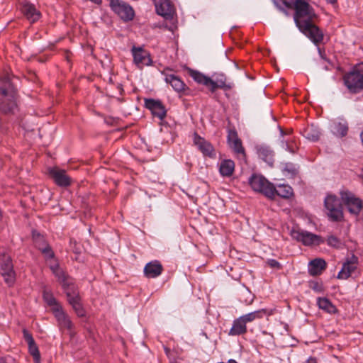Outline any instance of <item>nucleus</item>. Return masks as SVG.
Segmentation results:
<instances>
[{
  "instance_id": "nucleus-1",
  "label": "nucleus",
  "mask_w": 363,
  "mask_h": 363,
  "mask_svg": "<svg viewBox=\"0 0 363 363\" xmlns=\"http://www.w3.org/2000/svg\"><path fill=\"white\" fill-rule=\"evenodd\" d=\"M17 80L7 69L1 72V113L14 114L18 111V92L14 82Z\"/></svg>"
},
{
  "instance_id": "nucleus-2",
  "label": "nucleus",
  "mask_w": 363,
  "mask_h": 363,
  "mask_svg": "<svg viewBox=\"0 0 363 363\" xmlns=\"http://www.w3.org/2000/svg\"><path fill=\"white\" fill-rule=\"evenodd\" d=\"M293 8L295 9L294 18L298 28L307 25V23L312 21L316 17L313 9L304 0L298 1Z\"/></svg>"
},
{
  "instance_id": "nucleus-3",
  "label": "nucleus",
  "mask_w": 363,
  "mask_h": 363,
  "mask_svg": "<svg viewBox=\"0 0 363 363\" xmlns=\"http://www.w3.org/2000/svg\"><path fill=\"white\" fill-rule=\"evenodd\" d=\"M290 235L292 239L301 242L305 246L319 245L323 242L320 235L299 228H293L290 231Z\"/></svg>"
},
{
  "instance_id": "nucleus-4",
  "label": "nucleus",
  "mask_w": 363,
  "mask_h": 363,
  "mask_svg": "<svg viewBox=\"0 0 363 363\" xmlns=\"http://www.w3.org/2000/svg\"><path fill=\"white\" fill-rule=\"evenodd\" d=\"M251 188L257 192L263 194L266 197L273 199L272 183L269 182L261 174H252L248 179Z\"/></svg>"
},
{
  "instance_id": "nucleus-5",
  "label": "nucleus",
  "mask_w": 363,
  "mask_h": 363,
  "mask_svg": "<svg viewBox=\"0 0 363 363\" xmlns=\"http://www.w3.org/2000/svg\"><path fill=\"white\" fill-rule=\"evenodd\" d=\"M340 195L349 213L356 216H358L363 208L362 200L348 190L341 191Z\"/></svg>"
},
{
  "instance_id": "nucleus-6",
  "label": "nucleus",
  "mask_w": 363,
  "mask_h": 363,
  "mask_svg": "<svg viewBox=\"0 0 363 363\" xmlns=\"http://www.w3.org/2000/svg\"><path fill=\"white\" fill-rule=\"evenodd\" d=\"M1 277L9 287L13 286L16 283V274L13 269L12 260L9 256L2 254Z\"/></svg>"
},
{
  "instance_id": "nucleus-7",
  "label": "nucleus",
  "mask_w": 363,
  "mask_h": 363,
  "mask_svg": "<svg viewBox=\"0 0 363 363\" xmlns=\"http://www.w3.org/2000/svg\"><path fill=\"white\" fill-rule=\"evenodd\" d=\"M110 6L112 11L125 22L133 20L135 16L133 8L123 1L111 0Z\"/></svg>"
},
{
  "instance_id": "nucleus-8",
  "label": "nucleus",
  "mask_w": 363,
  "mask_h": 363,
  "mask_svg": "<svg viewBox=\"0 0 363 363\" xmlns=\"http://www.w3.org/2000/svg\"><path fill=\"white\" fill-rule=\"evenodd\" d=\"M344 82L350 92L359 93L363 89V74L359 71H352L345 76Z\"/></svg>"
},
{
  "instance_id": "nucleus-9",
  "label": "nucleus",
  "mask_w": 363,
  "mask_h": 363,
  "mask_svg": "<svg viewBox=\"0 0 363 363\" xmlns=\"http://www.w3.org/2000/svg\"><path fill=\"white\" fill-rule=\"evenodd\" d=\"M65 294L68 303L72 306L77 315L80 318L85 317L86 311L82 305L77 286L65 292Z\"/></svg>"
},
{
  "instance_id": "nucleus-10",
  "label": "nucleus",
  "mask_w": 363,
  "mask_h": 363,
  "mask_svg": "<svg viewBox=\"0 0 363 363\" xmlns=\"http://www.w3.org/2000/svg\"><path fill=\"white\" fill-rule=\"evenodd\" d=\"M298 29L315 45L323 40V33L312 21L307 23V25L301 26Z\"/></svg>"
},
{
  "instance_id": "nucleus-11",
  "label": "nucleus",
  "mask_w": 363,
  "mask_h": 363,
  "mask_svg": "<svg viewBox=\"0 0 363 363\" xmlns=\"http://www.w3.org/2000/svg\"><path fill=\"white\" fill-rule=\"evenodd\" d=\"M134 63L140 68L152 65V59L147 51L141 47L133 46L131 49Z\"/></svg>"
},
{
  "instance_id": "nucleus-12",
  "label": "nucleus",
  "mask_w": 363,
  "mask_h": 363,
  "mask_svg": "<svg viewBox=\"0 0 363 363\" xmlns=\"http://www.w3.org/2000/svg\"><path fill=\"white\" fill-rule=\"evenodd\" d=\"M194 144L202 152L203 156L210 158H215L216 156L215 149L211 143L203 138L199 135L196 133L194 134Z\"/></svg>"
},
{
  "instance_id": "nucleus-13",
  "label": "nucleus",
  "mask_w": 363,
  "mask_h": 363,
  "mask_svg": "<svg viewBox=\"0 0 363 363\" xmlns=\"http://www.w3.org/2000/svg\"><path fill=\"white\" fill-rule=\"evenodd\" d=\"M48 174L58 186L67 187L71 184V178L64 169L50 167L48 169Z\"/></svg>"
},
{
  "instance_id": "nucleus-14",
  "label": "nucleus",
  "mask_w": 363,
  "mask_h": 363,
  "mask_svg": "<svg viewBox=\"0 0 363 363\" xmlns=\"http://www.w3.org/2000/svg\"><path fill=\"white\" fill-rule=\"evenodd\" d=\"M145 106L152 114L160 120H163L167 114V110L160 100L154 99H145Z\"/></svg>"
},
{
  "instance_id": "nucleus-15",
  "label": "nucleus",
  "mask_w": 363,
  "mask_h": 363,
  "mask_svg": "<svg viewBox=\"0 0 363 363\" xmlns=\"http://www.w3.org/2000/svg\"><path fill=\"white\" fill-rule=\"evenodd\" d=\"M22 333L23 337L28 344V352L33 357L34 362L40 363V351L32 334L26 328L23 329Z\"/></svg>"
},
{
  "instance_id": "nucleus-16",
  "label": "nucleus",
  "mask_w": 363,
  "mask_h": 363,
  "mask_svg": "<svg viewBox=\"0 0 363 363\" xmlns=\"http://www.w3.org/2000/svg\"><path fill=\"white\" fill-rule=\"evenodd\" d=\"M214 77V79L210 78L208 89L211 92H214L217 89L228 91L234 86L233 82H227L226 77L223 74H218Z\"/></svg>"
},
{
  "instance_id": "nucleus-17",
  "label": "nucleus",
  "mask_w": 363,
  "mask_h": 363,
  "mask_svg": "<svg viewBox=\"0 0 363 363\" xmlns=\"http://www.w3.org/2000/svg\"><path fill=\"white\" fill-rule=\"evenodd\" d=\"M255 149L259 159L265 162L269 166H273L274 152L269 146L265 144H259L255 145Z\"/></svg>"
},
{
  "instance_id": "nucleus-18",
  "label": "nucleus",
  "mask_w": 363,
  "mask_h": 363,
  "mask_svg": "<svg viewBox=\"0 0 363 363\" xmlns=\"http://www.w3.org/2000/svg\"><path fill=\"white\" fill-rule=\"evenodd\" d=\"M52 313L56 318L60 329H66L69 334L72 335L74 324L62 308L56 309Z\"/></svg>"
},
{
  "instance_id": "nucleus-19",
  "label": "nucleus",
  "mask_w": 363,
  "mask_h": 363,
  "mask_svg": "<svg viewBox=\"0 0 363 363\" xmlns=\"http://www.w3.org/2000/svg\"><path fill=\"white\" fill-rule=\"evenodd\" d=\"M169 69H166L162 72V74L164 76V81L167 84H169L177 92L183 91L186 84L179 77L174 74L169 73Z\"/></svg>"
},
{
  "instance_id": "nucleus-20",
  "label": "nucleus",
  "mask_w": 363,
  "mask_h": 363,
  "mask_svg": "<svg viewBox=\"0 0 363 363\" xmlns=\"http://www.w3.org/2000/svg\"><path fill=\"white\" fill-rule=\"evenodd\" d=\"M157 13L166 18H172L174 13V6L170 0H155Z\"/></svg>"
},
{
  "instance_id": "nucleus-21",
  "label": "nucleus",
  "mask_w": 363,
  "mask_h": 363,
  "mask_svg": "<svg viewBox=\"0 0 363 363\" xmlns=\"http://www.w3.org/2000/svg\"><path fill=\"white\" fill-rule=\"evenodd\" d=\"M163 272V267L158 260H153L147 263L144 267V276L148 279L159 277Z\"/></svg>"
},
{
  "instance_id": "nucleus-22",
  "label": "nucleus",
  "mask_w": 363,
  "mask_h": 363,
  "mask_svg": "<svg viewBox=\"0 0 363 363\" xmlns=\"http://www.w3.org/2000/svg\"><path fill=\"white\" fill-rule=\"evenodd\" d=\"M228 141L236 154L241 155L242 157H245V149L242 146V141L238 138L235 130H230L228 131Z\"/></svg>"
},
{
  "instance_id": "nucleus-23",
  "label": "nucleus",
  "mask_w": 363,
  "mask_h": 363,
  "mask_svg": "<svg viewBox=\"0 0 363 363\" xmlns=\"http://www.w3.org/2000/svg\"><path fill=\"white\" fill-rule=\"evenodd\" d=\"M327 264L322 258H315L311 260L308 264V272L311 276H318L325 269Z\"/></svg>"
},
{
  "instance_id": "nucleus-24",
  "label": "nucleus",
  "mask_w": 363,
  "mask_h": 363,
  "mask_svg": "<svg viewBox=\"0 0 363 363\" xmlns=\"http://www.w3.org/2000/svg\"><path fill=\"white\" fill-rule=\"evenodd\" d=\"M348 123L345 118H339L331 125L332 133L338 137H344L348 132Z\"/></svg>"
},
{
  "instance_id": "nucleus-25",
  "label": "nucleus",
  "mask_w": 363,
  "mask_h": 363,
  "mask_svg": "<svg viewBox=\"0 0 363 363\" xmlns=\"http://www.w3.org/2000/svg\"><path fill=\"white\" fill-rule=\"evenodd\" d=\"M54 275L57 278L65 293L76 287L72 279L61 268L54 273Z\"/></svg>"
},
{
  "instance_id": "nucleus-26",
  "label": "nucleus",
  "mask_w": 363,
  "mask_h": 363,
  "mask_svg": "<svg viewBox=\"0 0 363 363\" xmlns=\"http://www.w3.org/2000/svg\"><path fill=\"white\" fill-rule=\"evenodd\" d=\"M22 13L32 23L37 21L40 16V13L37 11L35 6L30 3H24L21 7Z\"/></svg>"
},
{
  "instance_id": "nucleus-27",
  "label": "nucleus",
  "mask_w": 363,
  "mask_h": 363,
  "mask_svg": "<svg viewBox=\"0 0 363 363\" xmlns=\"http://www.w3.org/2000/svg\"><path fill=\"white\" fill-rule=\"evenodd\" d=\"M272 189H274L273 199L276 195L284 199H289L294 194L292 187L288 184H279L277 187H275L272 184Z\"/></svg>"
},
{
  "instance_id": "nucleus-28",
  "label": "nucleus",
  "mask_w": 363,
  "mask_h": 363,
  "mask_svg": "<svg viewBox=\"0 0 363 363\" xmlns=\"http://www.w3.org/2000/svg\"><path fill=\"white\" fill-rule=\"evenodd\" d=\"M247 333V326L242 321V318H235L233 322V325L228 332L230 336H239Z\"/></svg>"
},
{
  "instance_id": "nucleus-29",
  "label": "nucleus",
  "mask_w": 363,
  "mask_h": 363,
  "mask_svg": "<svg viewBox=\"0 0 363 363\" xmlns=\"http://www.w3.org/2000/svg\"><path fill=\"white\" fill-rule=\"evenodd\" d=\"M43 298L48 306L51 307L52 313L55 312L56 309L62 308L59 302L55 298L51 290L45 288L43 291Z\"/></svg>"
},
{
  "instance_id": "nucleus-30",
  "label": "nucleus",
  "mask_w": 363,
  "mask_h": 363,
  "mask_svg": "<svg viewBox=\"0 0 363 363\" xmlns=\"http://www.w3.org/2000/svg\"><path fill=\"white\" fill-rule=\"evenodd\" d=\"M235 169V163L232 160H223L219 164V172L223 177H230Z\"/></svg>"
},
{
  "instance_id": "nucleus-31",
  "label": "nucleus",
  "mask_w": 363,
  "mask_h": 363,
  "mask_svg": "<svg viewBox=\"0 0 363 363\" xmlns=\"http://www.w3.org/2000/svg\"><path fill=\"white\" fill-rule=\"evenodd\" d=\"M317 305L320 309H322L328 313L335 314L337 312L336 307L328 298L318 297L317 298Z\"/></svg>"
},
{
  "instance_id": "nucleus-32",
  "label": "nucleus",
  "mask_w": 363,
  "mask_h": 363,
  "mask_svg": "<svg viewBox=\"0 0 363 363\" xmlns=\"http://www.w3.org/2000/svg\"><path fill=\"white\" fill-rule=\"evenodd\" d=\"M357 267L345 262L341 270L338 272L337 278L339 279H347L357 269Z\"/></svg>"
},
{
  "instance_id": "nucleus-33",
  "label": "nucleus",
  "mask_w": 363,
  "mask_h": 363,
  "mask_svg": "<svg viewBox=\"0 0 363 363\" xmlns=\"http://www.w3.org/2000/svg\"><path fill=\"white\" fill-rule=\"evenodd\" d=\"M189 75L196 82L204 85L208 88L210 82L209 77H207L203 73L194 69L189 70Z\"/></svg>"
},
{
  "instance_id": "nucleus-34",
  "label": "nucleus",
  "mask_w": 363,
  "mask_h": 363,
  "mask_svg": "<svg viewBox=\"0 0 363 363\" xmlns=\"http://www.w3.org/2000/svg\"><path fill=\"white\" fill-rule=\"evenodd\" d=\"M266 311L264 309L255 311L252 312H250L249 313H247L245 315L240 316V318H242V321L247 326V324L248 323H251L254 321L256 319H259L263 317V315L265 314Z\"/></svg>"
},
{
  "instance_id": "nucleus-35",
  "label": "nucleus",
  "mask_w": 363,
  "mask_h": 363,
  "mask_svg": "<svg viewBox=\"0 0 363 363\" xmlns=\"http://www.w3.org/2000/svg\"><path fill=\"white\" fill-rule=\"evenodd\" d=\"M327 216L329 219L333 222H339L343 219V211L342 207L339 208H333L326 209Z\"/></svg>"
},
{
  "instance_id": "nucleus-36",
  "label": "nucleus",
  "mask_w": 363,
  "mask_h": 363,
  "mask_svg": "<svg viewBox=\"0 0 363 363\" xmlns=\"http://www.w3.org/2000/svg\"><path fill=\"white\" fill-rule=\"evenodd\" d=\"M325 209L342 207L340 201L335 195H328L324 200Z\"/></svg>"
},
{
  "instance_id": "nucleus-37",
  "label": "nucleus",
  "mask_w": 363,
  "mask_h": 363,
  "mask_svg": "<svg viewBox=\"0 0 363 363\" xmlns=\"http://www.w3.org/2000/svg\"><path fill=\"white\" fill-rule=\"evenodd\" d=\"M304 136L308 140L315 142L319 140L320 133L318 129L315 128L313 126H311L305 130Z\"/></svg>"
},
{
  "instance_id": "nucleus-38",
  "label": "nucleus",
  "mask_w": 363,
  "mask_h": 363,
  "mask_svg": "<svg viewBox=\"0 0 363 363\" xmlns=\"http://www.w3.org/2000/svg\"><path fill=\"white\" fill-rule=\"evenodd\" d=\"M327 245L330 247L341 249L343 247V242L335 235H330L326 240Z\"/></svg>"
},
{
  "instance_id": "nucleus-39",
  "label": "nucleus",
  "mask_w": 363,
  "mask_h": 363,
  "mask_svg": "<svg viewBox=\"0 0 363 363\" xmlns=\"http://www.w3.org/2000/svg\"><path fill=\"white\" fill-rule=\"evenodd\" d=\"M39 250L45 256V259H52L55 257L54 252L49 245H45L44 247H39Z\"/></svg>"
},
{
  "instance_id": "nucleus-40",
  "label": "nucleus",
  "mask_w": 363,
  "mask_h": 363,
  "mask_svg": "<svg viewBox=\"0 0 363 363\" xmlns=\"http://www.w3.org/2000/svg\"><path fill=\"white\" fill-rule=\"evenodd\" d=\"M283 170L291 177L295 176L298 173L296 166L291 162L286 163Z\"/></svg>"
},
{
  "instance_id": "nucleus-41",
  "label": "nucleus",
  "mask_w": 363,
  "mask_h": 363,
  "mask_svg": "<svg viewBox=\"0 0 363 363\" xmlns=\"http://www.w3.org/2000/svg\"><path fill=\"white\" fill-rule=\"evenodd\" d=\"M309 287L317 293H322L324 290V287L322 282L316 281H311L309 282Z\"/></svg>"
},
{
  "instance_id": "nucleus-42",
  "label": "nucleus",
  "mask_w": 363,
  "mask_h": 363,
  "mask_svg": "<svg viewBox=\"0 0 363 363\" xmlns=\"http://www.w3.org/2000/svg\"><path fill=\"white\" fill-rule=\"evenodd\" d=\"M267 263L272 268L278 269L281 268V264L274 259H268Z\"/></svg>"
},
{
  "instance_id": "nucleus-43",
  "label": "nucleus",
  "mask_w": 363,
  "mask_h": 363,
  "mask_svg": "<svg viewBox=\"0 0 363 363\" xmlns=\"http://www.w3.org/2000/svg\"><path fill=\"white\" fill-rule=\"evenodd\" d=\"M345 262L350 264H353V265L357 267L359 259L356 255L352 254L350 257H349L346 259Z\"/></svg>"
},
{
  "instance_id": "nucleus-44",
  "label": "nucleus",
  "mask_w": 363,
  "mask_h": 363,
  "mask_svg": "<svg viewBox=\"0 0 363 363\" xmlns=\"http://www.w3.org/2000/svg\"><path fill=\"white\" fill-rule=\"evenodd\" d=\"M281 1L286 7L293 8V6H294L300 0H281Z\"/></svg>"
},
{
  "instance_id": "nucleus-45",
  "label": "nucleus",
  "mask_w": 363,
  "mask_h": 363,
  "mask_svg": "<svg viewBox=\"0 0 363 363\" xmlns=\"http://www.w3.org/2000/svg\"><path fill=\"white\" fill-rule=\"evenodd\" d=\"M282 147L284 148L286 151H289V152L294 153V150L291 148L287 143V142L282 141Z\"/></svg>"
},
{
  "instance_id": "nucleus-46",
  "label": "nucleus",
  "mask_w": 363,
  "mask_h": 363,
  "mask_svg": "<svg viewBox=\"0 0 363 363\" xmlns=\"http://www.w3.org/2000/svg\"><path fill=\"white\" fill-rule=\"evenodd\" d=\"M1 363H16L14 359L11 357L2 358L1 357Z\"/></svg>"
},
{
  "instance_id": "nucleus-47",
  "label": "nucleus",
  "mask_w": 363,
  "mask_h": 363,
  "mask_svg": "<svg viewBox=\"0 0 363 363\" xmlns=\"http://www.w3.org/2000/svg\"><path fill=\"white\" fill-rule=\"evenodd\" d=\"M274 4L275 6H277V8L281 12L284 13L285 14H287V11L282 6H281L278 2H277L276 1H274Z\"/></svg>"
},
{
  "instance_id": "nucleus-48",
  "label": "nucleus",
  "mask_w": 363,
  "mask_h": 363,
  "mask_svg": "<svg viewBox=\"0 0 363 363\" xmlns=\"http://www.w3.org/2000/svg\"><path fill=\"white\" fill-rule=\"evenodd\" d=\"M60 267L57 264L50 266V269L53 274L55 273L58 269H60Z\"/></svg>"
},
{
  "instance_id": "nucleus-49",
  "label": "nucleus",
  "mask_w": 363,
  "mask_h": 363,
  "mask_svg": "<svg viewBox=\"0 0 363 363\" xmlns=\"http://www.w3.org/2000/svg\"><path fill=\"white\" fill-rule=\"evenodd\" d=\"M306 363H317V361H316L315 358L310 357L307 360Z\"/></svg>"
},
{
  "instance_id": "nucleus-50",
  "label": "nucleus",
  "mask_w": 363,
  "mask_h": 363,
  "mask_svg": "<svg viewBox=\"0 0 363 363\" xmlns=\"http://www.w3.org/2000/svg\"><path fill=\"white\" fill-rule=\"evenodd\" d=\"M326 1L330 4L335 5L336 4L337 0H326Z\"/></svg>"
},
{
  "instance_id": "nucleus-51",
  "label": "nucleus",
  "mask_w": 363,
  "mask_h": 363,
  "mask_svg": "<svg viewBox=\"0 0 363 363\" xmlns=\"http://www.w3.org/2000/svg\"><path fill=\"white\" fill-rule=\"evenodd\" d=\"M89 1L96 4H98V5L101 4L102 2V0H89Z\"/></svg>"
},
{
  "instance_id": "nucleus-52",
  "label": "nucleus",
  "mask_w": 363,
  "mask_h": 363,
  "mask_svg": "<svg viewBox=\"0 0 363 363\" xmlns=\"http://www.w3.org/2000/svg\"><path fill=\"white\" fill-rule=\"evenodd\" d=\"M228 363H238V362L234 359H228Z\"/></svg>"
},
{
  "instance_id": "nucleus-53",
  "label": "nucleus",
  "mask_w": 363,
  "mask_h": 363,
  "mask_svg": "<svg viewBox=\"0 0 363 363\" xmlns=\"http://www.w3.org/2000/svg\"><path fill=\"white\" fill-rule=\"evenodd\" d=\"M280 131H281V135H282V134H284V131H283V130H281H281H280Z\"/></svg>"
}]
</instances>
